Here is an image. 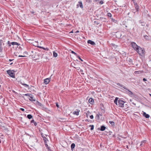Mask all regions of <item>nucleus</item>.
<instances>
[{"label": "nucleus", "mask_w": 151, "mask_h": 151, "mask_svg": "<svg viewBox=\"0 0 151 151\" xmlns=\"http://www.w3.org/2000/svg\"><path fill=\"white\" fill-rule=\"evenodd\" d=\"M135 50L140 55H143L145 52L144 50L139 47H137V49H135Z\"/></svg>", "instance_id": "obj_1"}, {"label": "nucleus", "mask_w": 151, "mask_h": 151, "mask_svg": "<svg viewBox=\"0 0 151 151\" xmlns=\"http://www.w3.org/2000/svg\"><path fill=\"white\" fill-rule=\"evenodd\" d=\"M14 72L13 70H8L7 71V73L11 77L14 78L15 74L13 72Z\"/></svg>", "instance_id": "obj_2"}, {"label": "nucleus", "mask_w": 151, "mask_h": 151, "mask_svg": "<svg viewBox=\"0 0 151 151\" xmlns=\"http://www.w3.org/2000/svg\"><path fill=\"white\" fill-rule=\"evenodd\" d=\"M125 103V101L121 99H119L118 101L119 106L121 107H123L124 106V104Z\"/></svg>", "instance_id": "obj_3"}, {"label": "nucleus", "mask_w": 151, "mask_h": 151, "mask_svg": "<svg viewBox=\"0 0 151 151\" xmlns=\"http://www.w3.org/2000/svg\"><path fill=\"white\" fill-rule=\"evenodd\" d=\"M4 45V41L2 40H0V52H2L3 48L2 46Z\"/></svg>", "instance_id": "obj_4"}, {"label": "nucleus", "mask_w": 151, "mask_h": 151, "mask_svg": "<svg viewBox=\"0 0 151 151\" xmlns=\"http://www.w3.org/2000/svg\"><path fill=\"white\" fill-rule=\"evenodd\" d=\"M131 45L132 47L135 50L137 49V48L139 47L135 43L133 42L131 43Z\"/></svg>", "instance_id": "obj_5"}, {"label": "nucleus", "mask_w": 151, "mask_h": 151, "mask_svg": "<svg viewBox=\"0 0 151 151\" xmlns=\"http://www.w3.org/2000/svg\"><path fill=\"white\" fill-rule=\"evenodd\" d=\"M41 135L42 136V137L43 138V139L44 140V143H47V140L48 141V140L47 138H46L45 137V136H46V135H43V133H41Z\"/></svg>", "instance_id": "obj_6"}, {"label": "nucleus", "mask_w": 151, "mask_h": 151, "mask_svg": "<svg viewBox=\"0 0 151 151\" xmlns=\"http://www.w3.org/2000/svg\"><path fill=\"white\" fill-rule=\"evenodd\" d=\"M50 81V79L49 78H47L44 80V82L45 84H47L49 83Z\"/></svg>", "instance_id": "obj_7"}, {"label": "nucleus", "mask_w": 151, "mask_h": 151, "mask_svg": "<svg viewBox=\"0 0 151 151\" xmlns=\"http://www.w3.org/2000/svg\"><path fill=\"white\" fill-rule=\"evenodd\" d=\"M38 106H41V108L43 110H44L46 108L44 107V105L43 104H42L41 103H40L39 102H38Z\"/></svg>", "instance_id": "obj_8"}, {"label": "nucleus", "mask_w": 151, "mask_h": 151, "mask_svg": "<svg viewBox=\"0 0 151 151\" xmlns=\"http://www.w3.org/2000/svg\"><path fill=\"white\" fill-rule=\"evenodd\" d=\"M87 42L88 44H90L92 45H95V43L93 41L90 40H89Z\"/></svg>", "instance_id": "obj_9"}, {"label": "nucleus", "mask_w": 151, "mask_h": 151, "mask_svg": "<svg viewBox=\"0 0 151 151\" xmlns=\"http://www.w3.org/2000/svg\"><path fill=\"white\" fill-rule=\"evenodd\" d=\"M89 102L91 104H93L94 102V100L92 98H90L88 100Z\"/></svg>", "instance_id": "obj_10"}, {"label": "nucleus", "mask_w": 151, "mask_h": 151, "mask_svg": "<svg viewBox=\"0 0 151 151\" xmlns=\"http://www.w3.org/2000/svg\"><path fill=\"white\" fill-rule=\"evenodd\" d=\"M106 128V127H105L104 126L102 125L101 126V127L100 129H99V128H98V129L100 130L101 131H103Z\"/></svg>", "instance_id": "obj_11"}, {"label": "nucleus", "mask_w": 151, "mask_h": 151, "mask_svg": "<svg viewBox=\"0 0 151 151\" xmlns=\"http://www.w3.org/2000/svg\"><path fill=\"white\" fill-rule=\"evenodd\" d=\"M80 111V110L78 109H77L76 111H74L73 114L75 115H79V113Z\"/></svg>", "instance_id": "obj_12"}, {"label": "nucleus", "mask_w": 151, "mask_h": 151, "mask_svg": "<svg viewBox=\"0 0 151 151\" xmlns=\"http://www.w3.org/2000/svg\"><path fill=\"white\" fill-rule=\"evenodd\" d=\"M116 84L119 86L121 87H122L123 88H124V89H127V88H126L125 86H123L121 84L119 83H116Z\"/></svg>", "instance_id": "obj_13"}, {"label": "nucleus", "mask_w": 151, "mask_h": 151, "mask_svg": "<svg viewBox=\"0 0 151 151\" xmlns=\"http://www.w3.org/2000/svg\"><path fill=\"white\" fill-rule=\"evenodd\" d=\"M143 115L147 118H148L150 117V115L149 114H147L145 112H144Z\"/></svg>", "instance_id": "obj_14"}, {"label": "nucleus", "mask_w": 151, "mask_h": 151, "mask_svg": "<svg viewBox=\"0 0 151 151\" xmlns=\"http://www.w3.org/2000/svg\"><path fill=\"white\" fill-rule=\"evenodd\" d=\"M38 48H40V49H43V50H47L48 51L49 49L48 48H45L44 47H41V46H38Z\"/></svg>", "instance_id": "obj_15"}, {"label": "nucleus", "mask_w": 151, "mask_h": 151, "mask_svg": "<svg viewBox=\"0 0 151 151\" xmlns=\"http://www.w3.org/2000/svg\"><path fill=\"white\" fill-rule=\"evenodd\" d=\"M144 37L147 40H149L150 39V37L149 36H148L147 35H144Z\"/></svg>", "instance_id": "obj_16"}, {"label": "nucleus", "mask_w": 151, "mask_h": 151, "mask_svg": "<svg viewBox=\"0 0 151 151\" xmlns=\"http://www.w3.org/2000/svg\"><path fill=\"white\" fill-rule=\"evenodd\" d=\"M11 44L12 45H19L20 44L18 43H17V42H12L11 43Z\"/></svg>", "instance_id": "obj_17"}, {"label": "nucleus", "mask_w": 151, "mask_h": 151, "mask_svg": "<svg viewBox=\"0 0 151 151\" xmlns=\"http://www.w3.org/2000/svg\"><path fill=\"white\" fill-rule=\"evenodd\" d=\"M34 52L36 54L35 55H32V56L33 57V58H36V56L37 57L38 56V54L35 52V51L34 50Z\"/></svg>", "instance_id": "obj_18"}, {"label": "nucleus", "mask_w": 151, "mask_h": 151, "mask_svg": "<svg viewBox=\"0 0 151 151\" xmlns=\"http://www.w3.org/2000/svg\"><path fill=\"white\" fill-rule=\"evenodd\" d=\"M78 3L79 4V6L81 8H83V5L82 4V3L81 1H80L78 2Z\"/></svg>", "instance_id": "obj_19"}, {"label": "nucleus", "mask_w": 151, "mask_h": 151, "mask_svg": "<svg viewBox=\"0 0 151 151\" xmlns=\"http://www.w3.org/2000/svg\"><path fill=\"white\" fill-rule=\"evenodd\" d=\"M75 145L74 143H72L71 145V148L72 149H74L75 147Z\"/></svg>", "instance_id": "obj_20"}, {"label": "nucleus", "mask_w": 151, "mask_h": 151, "mask_svg": "<svg viewBox=\"0 0 151 151\" xmlns=\"http://www.w3.org/2000/svg\"><path fill=\"white\" fill-rule=\"evenodd\" d=\"M45 146L48 149V151H49L50 150V151L51 150L50 149V147H49L48 145H47V143H45Z\"/></svg>", "instance_id": "obj_21"}, {"label": "nucleus", "mask_w": 151, "mask_h": 151, "mask_svg": "<svg viewBox=\"0 0 151 151\" xmlns=\"http://www.w3.org/2000/svg\"><path fill=\"white\" fill-rule=\"evenodd\" d=\"M31 123H33L34 125L35 126H36L37 125V122H35L34 120H32L31 121Z\"/></svg>", "instance_id": "obj_22"}, {"label": "nucleus", "mask_w": 151, "mask_h": 151, "mask_svg": "<svg viewBox=\"0 0 151 151\" xmlns=\"http://www.w3.org/2000/svg\"><path fill=\"white\" fill-rule=\"evenodd\" d=\"M32 117V116L31 114H28L27 115V118L29 119H31Z\"/></svg>", "instance_id": "obj_23"}, {"label": "nucleus", "mask_w": 151, "mask_h": 151, "mask_svg": "<svg viewBox=\"0 0 151 151\" xmlns=\"http://www.w3.org/2000/svg\"><path fill=\"white\" fill-rule=\"evenodd\" d=\"M58 55L57 53L55 52H53V56L55 57H56Z\"/></svg>", "instance_id": "obj_24"}, {"label": "nucleus", "mask_w": 151, "mask_h": 151, "mask_svg": "<svg viewBox=\"0 0 151 151\" xmlns=\"http://www.w3.org/2000/svg\"><path fill=\"white\" fill-rule=\"evenodd\" d=\"M109 123L110 124H111L112 126H114V122L113 121H109Z\"/></svg>", "instance_id": "obj_25"}, {"label": "nucleus", "mask_w": 151, "mask_h": 151, "mask_svg": "<svg viewBox=\"0 0 151 151\" xmlns=\"http://www.w3.org/2000/svg\"><path fill=\"white\" fill-rule=\"evenodd\" d=\"M127 90L129 92V95H132L133 94V93L132 91H130L129 89H127Z\"/></svg>", "instance_id": "obj_26"}, {"label": "nucleus", "mask_w": 151, "mask_h": 151, "mask_svg": "<svg viewBox=\"0 0 151 151\" xmlns=\"http://www.w3.org/2000/svg\"><path fill=\"white\" fill-rule=\"evenodd\" d=\"M23 95L25 96H28L29 97H30L31 96H32V94H29V93H27L24 94H23Z\"/></svg>", "instance_id": "obj_27"}, {"label": "nucleus", "mask_w": 151, "mask_h": 151, "mask_svg": "<svg viewBox=\"0 0 151 151\" xmlns=\"http://www.w3.org/2000/svg\"><path fill=\"white\" fill-rule=\"evenodd\" d=\"M135 8L136 10V11L138 12V9H139L138 5H136L135 6Z\"/></svg>", "instance_id": "obj_28"}, {"label": "nucleus", "mask_w": 151, "mask_h": 151, "mask_svg": "<svg viewBox=\"0 0 151 151\" xmlns=\"http://www.w3.org/2000/svg\"><path fill=\"white\" fill-rule=\"evenodd\" d=\"M30 99H29V100L30 101H35V99H33V97H32V96H31L30 97H29Z\"/></svg>", "instance_id": "obj_29"}, {"label": "nucleus", "mask_w": 151, "mask_h": 151, "mask_svg": "<svg viewBox=\"0 0 151 151\" xmlns=\"http://www.w3.org/2000/svg\"><path fill=\"white\" fill-rule=\"evenodd\" d=\"M146 141H147L146 140H144L142 141L141 142V144H140V145L141 146L143 143H145L146 142Z\"/></svg>", "instance_id": "obj_30"}, {"label": "nucleus", "mask_w": 151, "mask_h": 151, "mask_svg": "<svg viewBox=\"0 0 151 151\" xmlns=\"http://www.w3.org/2000/svg\"><path fill=\"white\" fill-rule=\"evenodd\" d=\"M89 127H91V130H92L94 129V125H90Z\"/></svg>", "instance_id": "obj_31"}, {"label": "nucleus", "mask_w": 151, "mask_h": 151, "mask_svg": "<svg viewBox=\"0 0 151 151\" xmlns=\"http://www.w3.org/2000/svg\"><path fill=\"white\" fill-rule=\"evenodd\" d=\"M107 15L108 17H109L110 18H111L112 17L111 14L110 13H108Z\"/></svg>", "instance_id": "obj_32"}, {"label": "nucleus", "mask_w": 151, "mask_h": 151, "mask_svg": "<svg viewBox=\"0 0 151 151\" xmlns=\"http://www.w3.org/2000/svg\"><path fill=\"white\" fill-rule=\"evenodd\" d=\"M139 23H141V24H142V26H144V25H145V24L144 23V22H142L141 21V20H140V21H139Z\"/></svg>", "instance_id": "obj_33"}, {"label": "nucleus", "mask_w": 151, "mask_h": 151, "mask_svg": "<svg viewBox=\"0 0 151 151\" xmlns=\"http://www.w3.org/2000/svg\"><path fill=\"white\" fill-rule=\"evenodd\" d=\"M94 23L96 24H99V22L98 21V20H97L96 21H95L94 22Z\"/></svg>", "instance_id": "obj_34"}, {"label": "nucleus", "mask_w": 151, "mask_h": 151, "mask_svg": "<svg viewBox=\"0 0 151 151\" xmlns=\"http://www.w3.org/2000/svg\"><path fill=\"white\" fill-rule=\"evenodd\" d=\"M86 2L89 3H91L92 2V1L91 0H86Z\"/></svg>", "instance_id": "obj_35"}, {"label": "nucleus", "mask_w": 151, "mask_h": 151, "mask_svg": "<svg viewBox=\"0 0 151 151\" xmlns=\"http://www.w3.org/2000/svg\"><path fill=\"white\" fill-rule=\"evenodd\" d=\"M71 53L73 54H74L75 55H77V54L73 51H71Z\"/></svg>", "instance_id": "obj_36"}, {"label": "nucleus", "mask_w": 151, "mask_h": 151, "mask_svg": "<svg viewBox=\"0 0 151 151\" xmlns=\"http://www.w3.org/2000/svg\"><path fill=\"white\" fill-rule=\"evenodd\" d=\"M7 44L8 45L9 47H10L11 46V43H10L9 41H8L7 42Z\"/></svg>", "instance_id": "obj_37"}, {"label": "nucleus", "mask_w": 151, "mask_h": 151, "mask_svg": "<svg viewBox=\"0 0 151 151\" xmlns=\"http://www.w3.org/2000/svg\"><path fill=\"white\" fill-rule=\"evenodd\" d=\"M23 85H24V86H25V87L26 88H28L29 87L28 85H27L26 84H23Z\"/></svg>", "instance_id": "obj_38"}, {"label": "nucleus", "mask_w": 151, "mask_h": 151, "mask_svg": "<svg viewBox=\"0 0 151 151\" xmlns=\"http://www.w3.org/2000/svg\"><path fill=\"white\" fill-rule=\"evenodd\" d=\"M56 105L57 107H58V108L59 107V105L58 104V103H57V102L56 103Z\"/></svg>", "instance_id": "obj_39"}, {"label": "nucleus", "mask_w": 151, "mask_h": 151, "mask_svg": "<svg viewBox=\"0 0 151 151\" xmlns=\"http://www.w3.org/2000/svg\"><path fill=\"white\" fill-rule=\"evenodd\" d=\"M90 117L91 119H93V115H91L90 116Z\"/></svg>", "instance_id": "obj_40"}, {"label": "nucleus", "mask_w": 151, "mask_h": 151, "mask_svg": "<svg viewBox=\"0 0 151 151\" xmlns=\"http://www.w3.org/2000/svg\"><path fill=\"white\" fill-rule=\"evenodd\" d=\"M118 99H119L118 98L116 97L114 100L117 102Z\"/></svg>", "instance_id": "obj_41"}, {"label": "nucleus", "mask_w": 151, "mask_h": 151, "mask_svg": "<svg viewBox=\"0 0 151 151\" xmlns=\"http://www.w3.org/2000/svg\"><path fill=\"white\" fill-rule=\"evenodd\" d=\"M103 3V1L101 0V1H100L99 3L100 4H102Z\"/></svg>", "instance_id": "obj_42"}, {"label": "nucleus", "mask_w": 151, "mask_h": 151, "mask_svg": "<svg viewBox=\"0 0 151 151\" xmlns=\"http://www.w3.org/2000/svg\"><path fill=\"white\" fill-rule=\"evenodd\" d=\"M74 67L76 68L77 70H79L80 69V68L79 67Z\"/></svg>", "instance_id": "obj_43"}, {"label": "nucleus", "mask_w": 151, "mask_h": 151, "mask_svg": "<svg viewBox=\"0 0 151 151\" xmlns=\"http://www.w3.org/2000/svg\"><path fill=\"white\" fill-rule=\"evenodd\" d=\"M20 109L22 111H24V109L23 108H21Z\"/></svg>", "instance_id": "obj_44"}, {"label": "nucleus", "mask_w": 151, "mask_h": 151, "mask_svg": "<svg viewBox=\"0 0 151 151\" xmlns=\"http://www.w3.org/2000/svg\"><path fill=\"white\" fill-rule=\"evenodd\" d=\"M78 58H79V59L81 61H83V60L82 59H81V58H80V57L79 56H78Z\"/></svg>", "instance_id": "obj_45"}, {"label": "nucleus", "mask_w": 151, "mask_h": 151, "mask_svg": "<svg viewBox=\"0 0 151 151\" xmlns=\"http://www.w3.org/2000/svg\"><path fill=\"white\" fill-rule=\"evenodd\" d=\"M96 116L98 117V119H99V116L98 114H96Z\"/></svg>", "instance_id": "obj_46"}, {"label": "nucleus", "mask_w": 151, "mask_h": 151, "mask_svg": "<svg viewBox=\"0 0 151 151\" xmlns=\"http://www.w3.org/2000/svg\"><path fill=\"white\" fill-rule=\"evenodd\" d=\"M19 57H25V56H23V55H19Z\"/></svg>", "instance_id": "obj_47"}, {"label": "nucleus", "mask_w": 151, "mask_h": 151, "mask_svg": "<svg viewBox=\"0 0 151 151\" xmlns=\"http://www.w3.org/2000/svg\"><path fill=\"white\" fill-rule=\"evenodd\" d=\"M117 101H116L114 100V103L116 105H117Z\"/></svg>", "instance_id": "obj_48"}, {"label": "nucleus", "mask_w": 151, "mask_h": 151, "mask_svg": "<svg viewBox=\"0 0 151 151\" xmlns=\"http://www.w3.org/2000/svg\"><path fill=\"white\" fill-rule=\"evenodd\" d=\"M143 81H147V79H146L145 78H143Z\"/></svg>", "instance_id": "obj_49"}, {"label": "nucleus", "mask_w": 151, "mask_h": 151, "mask_svg": "<svg viewBox=\"0 0 151 151\" xmlns=\"http://www.w3.org/2000/svg\"><path fill=\"white\" fill-rule=\"evenodd\" d=\"M134 3V5L135 6L136 5H138L136 3Z\"/></svg>", "instance_id": "obj_50"}, {"label": "nucleus", "mask_w": 151, "mask_h": 151, "mask_svg": "<svg viewBox=\"0 0 151 151\" xmlns=\"http://www.w3.org/2000/svg\"><path fill=\"white\" fill-rule=\"evenodd\" d=\"M79 4H77V8L78 7H79Z\"/></svg>", "instance_id": "obj_51"}, {"label": "nucleus", "mask_w": 151, "mask_h": 151, "mask_svg": "<svg viewBox=\"0 0 151 151\" xmlns=\"http://www.w3.org/2000/svg\"><path fill=\"white\" fill-rule=\"evenodd\" d=\"M13 60V59H12V60L9 59V60L10 61V62H11V61H12V60Z\"/></svg>", "instance_id": "obj_52"}, {"label": "nucleus", "mask_w": 151, "mask_h": 151, "mask_svg": "<svg viewBox=\"0 0 151 151\" xmlns=\"http://www.w3.org/2000/svg\"><path fill=\"white\" fill-rule=\"evenodd\" d=\"M111 19H112V20L113 21H114L115 20L113 19V18H111Z\"/></svg>", "instance_id": "obj_53"}, {"label": "nucleus", "mask_w": 151, "mask_h": 151, "mask_svg": "<svg viewBox=\"0 0 151 151\" xmlns=\"http://www.w3.org/2000/svg\"><path fill=\"white\" fill-rule=\"evenodd\" d=\"M86 122H89V121H88V119H86Z\"/></svg>", "instance_id": "obj_54"}, {"label": "nucleus", "mask_w": 151, "mask_h": 151, "mask_svg": "<svg viewBox=\"0 0 151 151\" xmlns=\"http://www.w3.org/2000/svg\"><path fill=\"white\" fill-rule=\"evenodd\" d=\"M132 103L134 105H136V104H135L134 103V102H132Z\"/></svg>", "instance_id": "obj_55"}, {"label": "nucleus", "mask_w": 151, "mask_h": 151, "mask_svg": "<svg viewBox=\"0 0 151 151\" xmlns=\"http://www.w3.org/2000/svg\"><path fill=\"white\" fill-rule=\"evenodd\" d=\"M101 109L102 110H104V107H103V108H101Z\"/></svg>", "instance_id": "obj_56"}, {"label": "nucleus", "mask_w": 151, "mask_h": 151, "mask_svg": "<svg viewBox=\"0 0 151 151\" xmlns=\"http://www.w3.org/2000/svg\"><path fill=\"white\" fill-rule=\"evenodd\" d=\"M79 32V31H78L77 30L76 31V33H78Z\"/></svg>", "instance_id": "obj_57"}, {"label": "nucleus", "mask_w": 151, "mask_h": 151, "mask_svg": "<svg viewBox=\"0 0 151 151\" xmlns=\"http://www.w3.org/2000/svg\"><path fill=\"white\" fill-rule=\"evenodd\" d=\"M100 105L101 106H104L103 104H101Z\"/></svg>", "instance_id": "obj_58"}, {"label": "nucleus", "mask_w": 151, "mask_h": 151, "mask_svg": "<svg viewBox=\"0 0 151 151\" xmlns=\"http://www.w3.org/2000/svg\"><path fill=\"white\" fill-rule=\"evenodd\" d=\"M12 64H13V63H11L10 64V65H12Z\"/></svg>", "instance_id": "obj_59"}, {"label": "nucleus", "mask_w": 151, "mask_h": 151, "mask_svg": "<svg viewBox=\"0 0 151 151\" xmlns=\"http://www.w3.org/2000/svg\"><path fill=\"white\" fill-rule=\"evenodd\" d=\"M80 71L81 72H83V70H81Z\"/></svg>", "instance_id": "obj_60"}, {"label": "nucleus", "mask_w": 151, "mask_h": 151, "mask_svg": "<svg viewBox=\"0 0 151 151\" xmlns=\"http://www.w3.org/2000/svg\"><path fill=\"white\" fill-rule=\"evenodd\" d=\"M34 12H32V14H34Z\"/></svg>", "instance_id": "obj_61"}, {"label": "nucleus", "mask_w": 151, "mask_h": 151, "mask_svg": "<svg viewBox=\"0 0 151 151\" xmlns=\"http://www.w3.org/2000/svg\"><path fill=\"white\" fill-rule=\"evenodd\" d=\"M100 146H101V147L102 146V145H101H101H100Z\"/></svg>", "instance_id": "obj_62"}, {"label": "nucleus", "mask_w": 151, "mask_h": 151, "mask_svg": "<svg viewBox=\"0 0 151 151\" xmlns=\"http://www.w3.org/2000/svg\"><path fill=\"white\" fill-rule=\"evenodd\" d=\"M150 96L151 97V94H150Z\"/></svg>", "instance_id": "obj_63"}, {"label": "nucleus", "mask_w": 151, "mask_h": 151, "mask_svg": "<svg viewBox=\"0 0 151 151\" xmlns=\"http://www.w3.org/2000/svg\"><path fill=\"white\" fill-rule=\"evenodd\" d=\"M71 65L73 66V67H74L73 66V65L72 64H71Z\"/></svg>", "instance_id": "obj_64"}]
</instances>
